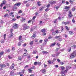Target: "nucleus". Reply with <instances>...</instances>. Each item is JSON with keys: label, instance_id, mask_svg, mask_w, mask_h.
<instances>
[{"label": "nucleus", "instance_id": "obj_36", "mask_svg": "<svg viewBox=\"0 0 76 76\" xmlns=\"http://www.w3.org/2000/svg\"><path fill=\"white\" fill-rule=\"evenodd\" d=\"M38 41V39H35V42H37Z\"/></svg>", "mask_w": 76, "mask_h": 76}, {"label": "nucleus", "instance_id": "obj_54", "mask_svg": "<svg viewBox=\"0 0 76 76\" xmlns=\"http://www.w3.org/2000/svg\"><path fill=\"white\" fill-rule=\"evenodd\" d=\"M72 22L73 23H75V19L74 18H73L72 20Z\"/></svg>", "mask_w": 76, "mask_h": 76}, {"label": "nucleus", "instance_id": "obj_8", "mask_svg": "<svg viewBox=\"0 0 76 76\" xmlns=\"http://www.w3.org/2000/svg\"><path fill=\"white\" fill-rule=\"evenodd\" d=\"M44 9V7H40L39 8V10L40 12H42V11Z\"/></svg>", "mask_w": 76, "mask_h": 76}, {"label": "nucleus", "instance_id": "obj_61", "mask_svg": "<svg viewBox=\"0 0 76 76\" xmlns=\"http://www.w3.org/2000/svg\"><path fill=\"white\" fill-rule=\"evenodd\" d=\"M26 7H29V4H26Z\"/></svg>", "mask_w": 76, "mask_h": 76}, {"label": "nucleus", "instance_id": "obj_11", "mask_svg": "<svg viewBox=\"0 0 76 76\" xmlns=\"http://www.w3.org/2000/svg\"><path fill=\"white\" fill-rule=\"evenodd\" d=\"M13 36V34L12 33H11L9 35V38H11V37H12Z\"/></svg>", "mask_w": 76, "mask_h": 76}, {"label": "nucleus", "instance_id": "obj_4", "mask_svg": "<svg viewBox=\"0 0 76 76\" xmlns=\"http://www.w3.org/2000/svg\"><path fill=\"white\" fill-rule=\"evenodd\" d=\"M69 14H68V16L69 18H71V17H72L73 16V15L72 13V12H71V11H69Z\"/></svg>", "mask_w": 76, "mask_h": 76}, {"label": "nucleus", "instance_id": "obj_30", "mask_svg": "<svg viewBox=\"0 0 76 76\" xmlns=\"http://www.w3.org/2000/svg\"><path fill=\"white\" fill-rule=\"evenodd\" d=\"M19 39L20 41L22 40V36H19Z\"/></svg>", "mask_w": 76, "mask_h": 76}, {"label": "nucleus", "instance_id": "obj_27", "mask_svg": "<svg viewBox=\"0 0 76 76\" xmlns=\"http://www.w3.org/2000/svg\"><path fill=\"white\" fill-rule=\"evenodd\" d=\"M69 34L71 35H72V34H73V31H70L69 32Z\"/></svg>", "mask_w": 76, "mask_h": 76}, {"label": "nucleus", "instance_id": "obj_21", "mask_svg": "<svg viewBox=\"0 0 76 76\" xmlns=\"http://www.w3.org/2000/svg\"><path fill=\"white\" fill-rule=\"evenodd\" d=\"M37 4L39 6H41V2H37Z\"/></svg>", "mask_w": 76, "mask_h": 76}, {"label": "nucleus", "instance_id": "obj_24", "mask_svg": "<svg viewBox=\"0 0 76 76\" xmlns=\"http://www.w3.org/2000/svg\"><path fill=\"white\" fill-rule=\"evenodd\" d=\"M60 36H56L55 37V38L56 39H58V38H60Z\"/></svg>", "mask_w": 76, "mask_h": 76}, {"label": "nucleus", "instance_id": "obj_40", "mask_svg": "<svg viewBox=\"0 0 76 76\" xmlns=\"http://www.w3.org/2000/svg\"><path fill=\"white\" fill-rule=\"evenodd\" d=\"M35 68V66H33L31 67V68L32 69H34Z\"/></svg>", "mask_w": 76, "mask_h": 76}, {"label": "nucleus", "instance_id": "obj_10", "mask_svg": "<svg viewBox=\"0 0 76 76\" xmlns=\"http://www.w3.org/2000/svg\"><path fill=\"white\" fill-rule=\"evenodd\" d=\"M15 67V64L14 63H13L12 65L10 66V68L12 69H13Z\"/></svg>", "mask_w": 76, "mask_h": 76}, {"label": "nucleus", "instance_id": "obj_63", "mask_svg": "<svg viewBox=\"0 0 76 76\" xmlns=\"http://www.w3.org/2000/svg\"><path fill=\"white\" fill-rule=\"evenodd\" d=\"M72 47H74V48H76V45H73Z\"/></svg>", "mask_w": 76, "mask_h": 76}, {"label": "nucleus", "instance_id": "obj_55", "mask_svg": "<svg viewBox=\"0 0 76 76\" xmlns=\"http://www.w3.org/2000/svg\"><path fill=\"white\" fill-rule=\"evenodd\" d=\"M46 35V33L44 32L42 34L43 36H45Z\"/></svg>", "mask_w": 76, "mask_h": 76}, {"label": "nucleus", "instance_id": "obj_42", "mask_svg": "<svg viewBox=\"0 0 76 76\" xmlns=\"http://www.w3.org/2000/svg\"><path fill=\"white\" fill-rule=\"evenodd\" d=\"M33 43H34V42H33V41H31L30 43V45H32V44H33Z\"/></svg>", "mask_w": 76, "mask_h": 76}, {"label": "nucleus", "instance_id": "obj_56", "mask_svg": "<svg viewBox=\"0 0 76 76\" xmlns=\"http://www.w3.org/2000/svg\"><path fill=\"white\" fill-rule=\"evenodd\" d=\"M21 72H19V74L20 75V76H23V75L22 74Z\"/></svg>", "mask_w": 76, "mask_h": 76}, {"label": "nucleus", "instance_id": "obj_60", "mask_svg": "<svg viewBox=\"0 0 76 76\" xmlns=\"http://www.w3.org/2000/svg\"><path fill=\"white\" fill-rule=\"evenodd\" d=\"M23 56H27V54H26V53H25L23 54Z\"/></svg>", "mask_w": 76, "mask_h": 76}, {"label": "nucleus", "instance_id": "obj_39", "mask_svg": "<svg viewBox=\"0 0 76 76\" xmlns=\"http://www.w3.org/2000/svg\"><path fill=\"white\" fill-rule=\"evenodd\" d=\"M28 71L30 73H32V70H31V68H30L28 69Z\"/></svg>", "mask_w": 76, "mask_h": 76}, {"label": "nucleus", "instance_id": "obj_57", "mask_svg": "<svg viewBox=\"0 0 76 76\" xmlns=\"http://www.w3.org/2000/svg\"><path fill=\"white\" fill-rule=\"evenodd\" d=\"M42 21H40L39 23V25H42Z\"/></svg>", "mask_w": 76, "mask_h": 76}, {"label": "nucleus", "instance_id": "obj_13", "mask_svg": "<svg viewBox=\"0 0 76 76\" xmlns=\"http://www.w3.org/2000/svg\"><path fill=\"white\" fill-rule=\"evenodd\" d=\"M20 3L19 2L17 4H15V6H20Z\"/></svg>", "mask_w": 76, "mask_h": 76}, {"label": "nucleus", "instance_id": "obj_26", "mask_svg": "<svg viewBox=\"0 0 76 76\" xmlns=\"http://www.w3.org/2000/svg\"><path fill=\"white\" fill-rule=\"evenodd\" d=\"M24 72H25V69H23L22 71V72H20V73H21V74H22H22H24Z\"/></svg>", "mask_w": 76, "mask_h": 76}, {"label": "nucleus", "instance_id": "obj_1", "mask_svg": "<svg viewBox=\"0 0 76 76\" xmlns=\"http://www.w3.org/2000/svg\"><path fill=\"white\" fill-rule=\"evenodd\" d=\"M23 30H25V31L26 29H28V28H29V27L27 26V25H26V23L23 24Z\"/></svg>", "mask_w": 76, "mask_h": 76}, {"label": "nucleus", "instance_id": "obj_12", "mask_svg": "<svg viewBox=\"0 0 76 76\" xmlns=\"http://www.w3.org/2000/svg\"><path fill=\"white\" fill-rule=\"evenodd\" d=\"M61 73L62 74V75L61 76H65L66 75H65L64 73H66L64 72H63V71H61Z\"/></svg>", "mask_w": 76, "mask_h": 76}, {"label": "nucleus", "instance_id": "obj_2", "mask_svg": "<svg viewBox=\"0 0 76 76\" xmlns=\"http://www.w3.org/2000/svg\"><path fill=\"white\" fill-rule=\"evenodd\" d=\"M75 56H76L75 52H73V53L71 54L70 58H75Z\"/></svg>", "mask_w": 76, "mask_h": 76}, {"label": "nucleus", "instance_id": "obj_50", "mask_svg": "<svg viewBox=\"0 0 76 76\" xmlns=\"http://www.w3.org/2000/svg\"><path fill=\"white\" fill-rule=\"evenodd\" d=\"M60 53V52H58L57 53H56V56H59Z\"/></svg>", "mask_w": 76, "mask_h": 76}, {"label": "nucleus", "instance_id": "obj_14", "mask_svg": "<svg viewBox=\"0 0 76 76\" xmlns=\"http://www.w3.org/2000/svg\"><path fill=\"white\" fill-rule=\"evenodd\" d=\"M56 45V43L54 42L51 45H50V47H53V46H54Z\"/></svg>", "mask_w": 76, "mask_h": 76}, {"label": "nucleus", "instance_id": "obj_34", "mask_svg": "<svg viewBox=\"0 0 76 76\" xmlns=\"http://www.w3.org/2000/svg\"><path fill=\"white\" fill-rule=\"evenodd\" d=\"M42 73H45V69H44L43 70H42Z\"/></svg>", "mask_w": 76, "mask_h": 76}, {"label": "nucleus", "instance_id": "obj_7", "mask_svg": "<svg viewBox=\"0 0 76 76\" xmlns=\"http://www.w3.org/2000/svg\"><path fill=\"white\" fill-rule=\"evenodd\" d=\"M13 28L14 29H18V25L17 24H15L14 25Z\"/></svg>", "mask_w": 76, "mask_h": 76}, {"label": "nucleus", "instance_id": "obj_64", "mask_svg": "<svg viewBox=\"0 0 76 76\" xmlns=\"http://www.w3.org/2000/svg\"><path fill=\"white\" fill-rule=\"evenodd\" d=\"M60 63H61V64H62V65L64 64V62H61Z\"/></svg>", "mask_w": 76, "mask_h": 76}, {"label": "nucleus", "instance_id": "obj_32", "mask_svg": "<svg viewBox=\"0 0 76 76\" xmlns=\"http://www.w3.org/2000/svg\"><path fill=\"white\" fill-rule=\"evenodd\" d=\"M60 50V48H56V51L57 52L58 51V50Z\"/></svg>", "mask_w": 76, "mask_h": 76}, {"label": "nucleus", "instance_id": "obj_16", "mask_svg": "<svg viewBox=\"0 0 76 76\" xmlns=\"http://www.w3.org/2000/svg\"><path fill=\"white\" fill-rule=\"evenodd\" d=\"M37 50H33V54H35L37 53Z\"/></svg>", "mask_w": 76, "mask_h": 76}, {"label": "nucleus", "instance_id": "obj_33", "mask_svg": "<svg viewBox=\"0 0 76 76\" xmlns=\"http://www.w3.org/2000/svg\"><path fill=\"white\" fill-rule=\"evenodd\" d=\"M50 6V4H48L47 6V8H49Z\"/></svg>", "mask_w": 76, "mask_h": 76}, {"label": "nucleus", "instance_id": "obj_29", "mask_svg": "<svg viewBox=\"0 0 76 76\" xmlns=\"http://www.w3.org/2000/svg\"><path fill=\"white\" fill-rule=\"evenodd\" d=\"M65 68L64 66H61V69L62 70H64V69Z\"/></svg>", "mask_w": 76, "mask_h": 76}, {"label": "nucleus", "instance_id": "obj_44", "mask_svg": "<svg viewBox=\"0 0 76 76\" xmlns=\"http://www.w3.org/2000/svg\"><path fill=\"white\" fill-rule=\"evenodd\" d=\"M56 45H58V46L59 47H60V43H57Z\"/></svg>", "mask_w": 76, "mask_h": 76}, {"label": "nucleus", "instance_id": "obj_38", "mask_svg": "<svg viewBox=\"0 0 76 76\" xmlns=\"http://www.w3.org/2000/svg\"><path fill=\"white\" fill-rule=\"evenodd\" d=\"M48 64H51V61H50V60H49L48 61Z\"/></svg>", "mask_w": 76, "mask_h": 76}, {"label": "nucleus", "instance_id": "obj_48", "mask_svg": "<svg viewBox=\"0 0 76 76\" xmlns=\"http://www.w3.org/2000/svg\"><path fill=\"white\" fill-rule=\"evenodd\" d=\"M37 63H38L37 64H38V65H39V66H40L41 64V62H38Z\"/></svg>", "mask_w": 76, "mask_h": 76}, {"label": "nucleus", "instance_id": "obj_17", "mask_svg": "<svg viewBox=\"0 0 76 76\" xmlns=\"http://www.w3.org/2000/svg\"><path fill=\"white\" fill-rule=\"evenodd\" d=\"M2 3L4 4H4H5L6 3V1L5 0H4L2 1Z\"/></svg>", "mask_w": 76, "mask_h": 76}, {"label": "nucleus", "instance_id": "obj_53", "mask_svg": "<svg viewBox=\"0 0 76 76\" xmlns=\"http://www.w3.org/2000/svg\"><path fill=\"white\" fill-rule=\"evenodd\" d=\"M37 64H38V62H35L34 63V65H37Z\"/></svg>", "mask_w": 76, "mask_h": 76}, {"label": "nucleus", "instance_id": "obj_46", "mask_svg": "<svg viewBox=\"0 0 76 76\" xmlns=\"http://www.w3.org/2000/svg\"><path fill=\"white\" fill-rule=\"evenodd\" d=\"M65 28H66V29H67V30H69V28L67 26H65Z\"/></svg>", "mask_w": 76, "mask_h": 76}, {"label": "nucleus", "instance_id": "obj_20", "mask_svg": "<svg viewBox=\"0 0 76 76\" xmlns=\"http://www.w3.org/2000/svg\"><path fill=\"white\" fill-rule=\"evenodd\" d=\"M41 32H45V29H43L41 30Z\"/></svg>", "mask_w": 76, "mask_h": 76}, {"label": "nucleus", "instance_id": "obj_3", "mask_svg": "<svg viewBox=\"0 0 76 76\" xmlns=\"http://www.w3.org/2000/svg\"><path fill=\"white\" fill-rule=\"evenodd\" d=\"M49 3H50L51 4H53L54 3H56V1H53L52 0L51 1H49Z\"/></svg>", "mask_w": 76, "mask_h": 76}, {"label": "nucleus", "instance_id": "obj_25", "mask_svg": "<svg viewBox=\"0 0 76 76\" xmlns=\"http://www.w3.org/2000/svg\"><path fill=\"white\" fill-rule=\"evenodd\" d=\"M17 9V7H14L13 8V10L14 11H15Z\"/></svg>", "mask_w": 76, "mask_h": 76}, {"label": "nucleus", "instance_id": "obj_51", "mask_svg": "<svg viewBox=\"0 0 76 76\" xmlns=\"http://www.w3.org/2000/svg\"><path fill=\"white\" fill-rule=\"evenodd\" d=\"M24 20H25V19L22 18V20H21V21L22 22H23Z\"/></svg>", "mask_w": 76, "mask_h": 76}, {"label": "nucleus", "instance_id": "obj_52", "mask_svg": "<svg viewBox=\"0 0 76 76\" xmlns=\"http://www.w3.org/2000/svg\"><path fill=\"white\" fill-rule=\"evenodd\" d=\"M8 58H9V59H12V57L10 56H9Z\"/></svg>", "mask_w": 76, "mask_h": 76}, {"label": "nucleus", "instance_id": "obj_6", "mask_svg": "<svg viewBox=\"0 0 76 76\" xmlns=\"http://www.w3.org/2000/svg\"><path fill=\"white\" fill-rule=\"evenodd\" d=\"M71 68V67H70L69 66H67L66 67V70L64 71V73H67V71H68V70L70 68Z\"/></svg>", "mask_w": 76, "mask_h": 76}, {"label": "nucleus", "instance_id": "obj_23", "mask_svg": "<svg viewBox=\"0 0 76 76\" xmlns=\"http://www.w3.org/2000/svg\"><path fill=\"white\" fill-rule=\"evenodd\" d=\"M13 73H14V72H13V71H12L10 73V75H13Z\"/></svg>", "mask_w": 76, "mask_h": 76}, {"label": "nucleus", "instance_id": "obj_22", "mask_svg": "<svg viewBox=\"0 0 76 76\" xmlns=\"http://www.w3.org/2000/svg\"><path fill=\"white\" fill-rule=\"evenodd\" d=\"M42 53L43 54H47V53H48L47 51H43Z\"/></svg>", "mask_w": 76, "mask_h": 76}, {"label": "nucleus", "instance_id": "obj_59", "mask_svg": "<svg viewBox=\"0 0 76 76\" xmlns=\"http://www.w3.org/2000/svg\"><path fill=\"white\" fill-rule=\"evenodd\" d=\"M28 3L27 1H23V3H24V4H26V3Z\"/></svg>", "mask_w": 76, "mask_h": 76}, {"label": "nucleus", "instance_id": "obj_43", "mask_svg": "<svg viewBox=\"0 0 76 76\" xmlns=\"http://www.w3.org/2000/svg\"><path fill=\"white\" fill-rule=\"evenodd\" d=\"M75 9H76L75 8H73L72 9V11H75Z\"/></svg>", "mask_w": 76, "mask_h": 76}, {"label": "nucleus", "instance_id": "obj_49", "mask_svg": "<svg viewBox=\"0 0 76 76\" xmlns=\"http://www.w3.org/2000/svg\"><path fill=\"white\" fill-rule=\"evenodd\" d=\"M57 19L56 20H54V23H56V22H57Z\"/></svg>", "mask_w": 76, "mask_h": 76}, {"label": "nucleus", "instance_id": "obj_28", "mask_svg": "<svg viewBox=\"0 0 76 76\" xmlns=\"http://www.w3.org/2000/svg\"><path fill=\"white\" fill-rule=\"evenodd\" d=\"M44 41L45 42H46V43H47V42H48V39H45Z\"/></svg>", "mask_w": 76, "mask_h": 76}, {"label": "nucleus", "instance_id": "obj_45", "mask_svg": "<svg viewBox=\"0 0 76 76\" xmlns=\"http://www.w3.org/2000/svg\"><path fill=\"white\" fill-rule=\"evenodd\" d=\"M48 10H49V9H48V8H47L46 9H45V12H47L48 11Z\"/></svg>", "mask_w": 76, "mask_h": 76}, {"label": "nucleus", "instance_id": "obj_15", "mask_svg": "<svg viewBox=\"0 0 76 76\" xmlns=\"http://www.w3.org/2000/svg\"><path fill=\"white\" fill-rule=\"evenodd\" d=\"M6 66V64H2L1 65V68H3V67H5Z\"/></svg>", "mask_w": 76, "mask_h": 76}, {"label": "nucleus", "instance_id": "obj_9", "mask_svg": "<svg viewBox=\"0 0 76 76\" xmlns=\"http://www.w3.org/2000/svg\"><path fill=\"white\" fill-rule=\"evenodd\" d=\"M70 23V22L69 21H67V22H62V24H65V25H66L67 24H69V23Z\"/></svg>", "mask_w": 76, "mask_h": 76}, {"label": "nucleus", "instance_id": "obj_19", "mask_svg": "<svg viewBox=\"0 0 76 76\" xmlns=\"http://www.w3.org/2000/svg\"><path fill=\"white\" fill-rule=\"evenodd\" d=\"M52 34L53 35H56V33L55 31L52 32Z\"/></svg>", "mask_w": 76, "mask_h": 76}, {"label": "nucleus", "instance_id": "obj_5", "mask_svg": "<svg viewBox=\"0 0 76 76\" xmlns=\"http://www.w3.org/2000/svg\"><path fill=\"white\" fill-rule=\"evenodd\" d=\"M69 10V7L66 6L65 8L64 9V11L65 12V11L67 12V11Z\"/></svg>", "mask_w": 76, "mask_h": 76}, {"label": "nucleus", "instance_id": "obj_62", "mask_svg": "<svg viewBox=\"0 0 76 76\" xmlns=\"http://www.w3.org/2000/svg\"><path fill=\"white\" fill-rule=\"evenodd\" d=\"M16 20V19L13 18L12 19V21H14Z\"/></svg>", "mask_w": 76, "mask_h": 76}, {"label": "nucleus", "instance_id": "obj_18", "mask_svg": "<svg viewBox=\"0 0 76 76\" xmlns=\"http://www.w3.org/2000/svg\"><path fill=\"white\" fill-rule=\"evenodd\" d=\"M35 37H36V35H35V34H34L31 37L33 39H34Z\"/></svg>", "mask_w": 76, "mask_h": 76}, {"label": "nucleus", "instance_id": "obj_35", "mask_svg": "<svg viewBox=\"0 0 76 76\" xmlns=\"http://www.w3.org/2000/svg\"><path fill=\"white\" fill-rule=\"evenodd\" d=\"M14 13V12H12L10 13V16H12Z\"/></svg>", "mask_w": 76, "mask_h": 76}, {"label": "nucleus", "instance_id": "obj_41", "mask_svg": "<svg viewBox=\"0 0 76 76\" xmlns=\"http://www.w3.org/2000/svg\"><path fill=\"white\" fill-rule=\"evenodd\" d=\"M8 16V14H6L5 15H4V17L5 18H6V17H7Z\"/></svg>", "mask_w": 76, "mask_h": 76}, {"label": "nucleus", "instance_id": "obj_37", "mask_svg": "<svg viewBox=\"0 0 76 76\" xmlns=\"http://www.w3.org/2000/svg\"><path fill=\"white\" fill-rule=\"evenodd\" d=\"M69 1L71 3H72L74 1V0H70Z\"/></svg>", "mask_w": 76, "mask_h": 76}, {"label": "nucleus", "instance_id": "obj_47", "mask_svg": "<svg viewBox=\"0 0 76 76\" xmlns=\"http://www.w3.org/2000/svg\"><path fill=\"white\" fill-rule=\"evenodd\" d=\"M70 51H71V48H69V49H68V52H70Z\"/></svg>", "mask_w": 76, "mask_h": 76}, {"label": "nucleus", "instance_id": "obj_58", "mask_svg": "<svg viewBox=\"0 0 76 76\" xmlns=\"http://www.w3.org/2000/svg\"><path fill=\"white\" fill-rule=\"evenodd\" d=\"M3 5H4V4L3 3H2L0 5V7H3Z\"/></svg>", "mask_w": 76, "mask_h": 76}, {"label": "nucleus", "instance_id": "obj_31", "mask_svg": "<svg viewBox=\"0 0 76 76\" xmlns=\"http://www.w3.org/2000/svg\"><path fill=\"white\" fill-rule=\"evenodd\" d=\"M4 53V52L3 51H2L1 52H0V55L1 56H2V55H3V53Z\"/></svg>", "mask_w": 76, "mask_h": 76}]
</instances>
